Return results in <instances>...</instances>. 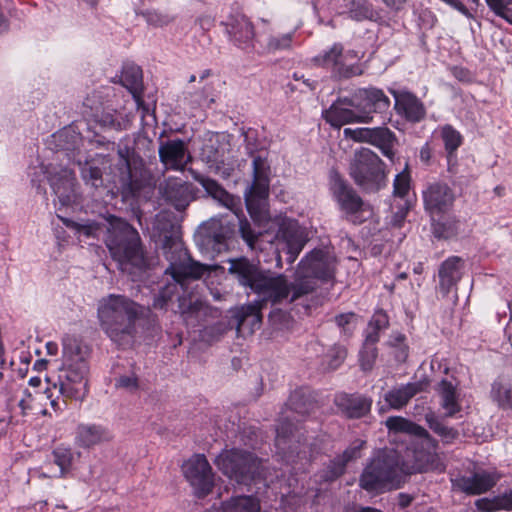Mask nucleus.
I'll list each match as a JSON object with an SVG mask.
<instances>
[{
    "instance_id": "obj_53",
    "label": "nucleus",
    "mask_w": 512,
    "mask_h": 512,
    "mask_svg": "<svg viewBox=\"0 0 512 512\" xmlns=\"http://www.w3.org/2000/svg\"><path fill=\"white\" fill-rule=\"evenodd\" d=\"M410 190V176L406 172L399 173L394 180V194L405 197Z\"/></svg>"
},
{
    "instance_id": "obj_5",
    "label": "nucleus",
    "mask_w": 512,
    "mask_h": 512,
    "mask_svg": "<svg viewBox=\"0 0 512 512\" xmlns=\"http://www.w3.org/2000/svg\"><path fill=\"white\" fill-rule=\"evenodd\" d=\"M143 307L125 295L109 294L98 301L97 317L106 336L118 346L129 344Z\"/></svg>"
},
{
    "instance_id": "obj_40",
    "label": "nucleus",
    "mask_w": 512,
    "mask_h": 512,
    "mask_svg": "<svg viewBox=\"0 0 512 512\" xmlns=\"http://www.w3.org/2000/svg\"><path fill=\"white\" fill-rule=\"evenodd\" d=\"M440 136L447 153L449 170H451L452 164L456 162V151L463 143V137L458 130L449 124L440 127Z\"/></svg>"
},
{
    "instance_id": "obj_9",
    "label": "nucleus",
    "mask_w": 512,
    "mask_h": 512,
    "mask_svg": "<svg viewBox=\"0 0 512 512\" xmlns=\"http://www.w3.org/2000/svg\"><path fill=\"white\" fill-rule=\"evenodd\" d=\"M28 176L32 185L36 186L37 189H40L43 178H47L61 206H69L75 202L76 178L71 169L52 163L48 166L40 163L28 168Z\"/></svg>"
},
{
    "instance_id": "obj_36",
    "label": "nucleus",
    "mask_w": 512,
    "mask_h": 512,
    "mask_svg": "<svg viewBox=\"0 0 512 512\" xmlns=\"http://www.w3.org/2000/svg\"><path fill=\"white\" fill-rule=\"evenodd\" d=\"M421 389V383H407L388 391L384 396V400L390 408L399 410L404 407L417 393H419Z\"/></svg>"
},
{
    "instance_id": "obj_16",
    "label": "nucleus",
    "mask_w": 512,
    "mask_h": 512,
    "mask_svg": "<svg viewBox=\"0 0 512 512\" xmlns=\"http://www.w3.org/2000/svg\"><path fill=\"white\" fill-rule=\"evenodd\" d=\"M182 470L197 497H205L212 491L214 486V473L203 454H195L185 461Z\"/></svg>"
},
{
    "instance_id": "obj_42",
    "label": "nucleus",
    "mask_w": 512,
    "mask_h": 512,
    "mask_svg": "<svg viewBox=\"0 0 512 512\" xmlns=\"http://www.w3.org/2000/svg\"><path fill=\"white\" fill-rule=\"evenodd\" d=\"M261 308L262 305L259 302L251 303L243 306L238 313V331L246 324L251 325V331L261 324Z\"/></svg>"
},
{
    "instance_id": "obj_44",
    "label": "nucleus",
    "mask_w": 512,
    "mask_h": 512,
    "mask_svg": "<svg viewBox=\"0 0 512 512\" xmlns=\"http://www.w3.org/2000/svg\"><path fill=\"white\" fill-rule=\"evenodd\" d=\"M63 222L67 227L75 230L76 233L79 234V236H85L87 238L97 237L102 230L101 226L97 222H94V221L78 222V221L64 219Z\"/></svg>"
},
{
    "instance_id": "obj_38",
    "label": "nucleus",
    "mask_w": 512,
    "mask_h": 512,
    "mask_svg": "<svg viewBox=\"0 0 512 512\" xmlns=\"http://www.w3.org/2000/svg\"><path fill=\"white\" fill-rule=\"evenodd\" d=\"M371 140L369 144L377 147L388 159L394 158V146L397 142L396 135L387 127L380 126L371 128Z\"/></svg>"
},
{
    "instance_id": "obj_23",
    "label": "nucleus",
    "mask_w": 512,
    "mask_h": 512,
    "mask_svg": "<svg viewBox=\"0 0 512 512\" xmlns=\"http://www.w3.org/2000/svg\"><path fill=\"white\" fill-rule=\"evenodd\" d=\"M224 25L230 40L236 46L242 49H247L252 46L254 28L250 20L245 15H231Z\"/></svg>"
},
{
    "instance_id": "obj_47",
    "label": "nucleus",
    "mask_w": 512,
    "mask_h": 512,
    "mask_svg": "<svg viewBox=\"0 0 512 512\" xmlns=\"http://www.w3.org/2000/svg\"><path fill=\"white\" fill-rule=\"evenodd\" d=\"M488 7L507 23L512 25V0H485Z\"/></svg>"
},
{
    "instance_id": "obj_2",
    "label": "nucleus",
    "mask_w": 512,
    "mask_h": 512,
    "mask_svg": "<svg viewBox=\"0 0 512 512\" xmlns=\"http://www.w3.org/2000/svg\"><path fill=\"white\" fill-rule=\"evenodd\" d=\"M164 250L165 257L169 261L165 274L171 276V281H168L160 288L159 294L154 299L153 306L163 309L177 295L179 308L184 320L192 324V318L198 320L205 314L206 307L200 299H193L192 297L189 300V304L186 305L184 294L187 290L188 281L202 278L216 269V266L194 261L180 242H173L171 246H165Z\"/></svg>"
},
{
    "instance_id": "obj_48",
    "label": "nucleus",
    "mask_w": 512,
    "mask_h": 512,
    "mask_svg": "<svg viewBox=\"0 0 512 512\" xmlns=\"http://www.w3.org/2000/svg\"><path fill=\"white\" fill-rule=\"evenodd\" d=\"M492 398L502 408H512V389L505 388L499 383H494L491 390Z\"/></svg>"
},
{
    "instance_id": "obj_30",
    "label": "nucleus",
    "mask_w": 512,
    "mask_h": 512,
    "mask_svg": "<svg viewBox=\"0 0 512 512\" xmlns=\"http://www.w3.org/2000/svg\"><path fill=\"white\" fill-rule=\"evenodd\" d=\"M335 404L349 418H360L371 408V400L360 395L339 394Z\"/></svg>"
},
{
    "instance_id": "obj_29",
    "label": "nucleus",
    "mask_w": 512,
    "mask_h": 512,
    "mask_svg": "<svg viewBox=\"0 0 512 512\" xmlns=\"http://www.w3.org/2000/svg\"><path fill=\"white\" fill-rule=\"evenodd\" d=\"M80 167L81 176L86 184L97 188L102 185V168L108 163L107 156L95 154L83 161L81 157L76 160Z\"/></svg>"
},
{
    "instance_id": "obj_20",
    "label": "nucleus",
    "mask_w": 512,
    "mask_h": 512,
    "mask_svg": "<svg viewBox=\"0 0 512 512\" xmlns=\"http://www.w3.org/2000/svg\"><path fill=\"white\" fill-rule=\"evenodd\" d=\"M424 206L434 219L446 213L454 202V194L447 184L432 183L423 191Z\"/></svg>"
},
{
    "instance_id": "obj_1",
    "label": "nucleus",
    "mask_w": 512,
    "mask_h": 512,
    "mask_svg": "<svg viewBox=\"0 0 512 512\" xmlns=\"http://www.w3.org/2000/svg\"><path fill=\"white\" fill-rule=\"evenodd\" d=\"M229 273L239 284L256 293L262 301L273 304L301 300L305 310L309 309L306 298L316 288L317 281H328L334 276L335 257L326 250L315 249L299 263L293 282L283 274L261 271L258 265L241 257L229 261Z\"/></svg>"
},
{
    "instance_id": "obj_33",
    "label": "nucleus",
    "mask_w": 512,
    "mask_h": 512,
    "mask_svg": "<svg viewBox=\"0 0 512 512\" xmlns=\"http://www.w3.org/2000/svg\"><path fill=\"white\" fill-rule=\"evenodd\" d=\"M337 15L348 14L356 21L372 20L375 12L368 0H341V4L335 8Z\"/></svg>"
},
{
    "instance_id": "obj_39",
    "label": "nucleus",
    "mask_w": 512,
    "mask_h": 512,
    "mask_svg": "<svg viewBox=\"0 0 512 512\" xmlns=\"http://www.w3.org/2000/svg\"><path fill=\"white\" fill-rule=\"evenodd\" d=\"M217 135L215 139H209V141L203 146L201 156L203 160L209 165L210 168H214L216 171L220 170V165H223L226 160V144H221Z\"/></svg>"
},
{
    "instance_id": "obj_18",
    "label": "nucleus",
    "mask_w": 512,
    "mask_h": 512,
    "mask_svg": "<svg viewBox=\"0 0 512 512\" xmlns=\"http://www.w3.org/2000/svg\"><path fill=\"white\" fill-rule=\"evenodd\" d=\"M232 233V227L225 218H211L202 224L197 239L206 250L220 253L226 249V240Z\"/></svg>"
},
{
    "instance_id": "obj_31",
    "label": "nucleus",
    "mask_w": 512,
    "mask_h": 512,
    "mask_svg": "<svg viewBox=\"0 0 512 512\" xmlns=\"http://www.w3.org/2000/svg\"><path fill=\"white\" fill-rule=\"evenodd\" d=\"M462 261L459 257H450L439 268V290L447 295L461 279Z\"/></svg>"
},
{
    "instance_id": "obj_21",
    "label": "nucleus",
    "mask_w": 512,
    "mask_h": 512,
    "mask_svg": "<svg viewBox=\"0 0 512 512\" xmlns=\"http://www.w3.org/2000/svg\"><path fill=\"white\" fill-rule=\"evenodd\" d=\"M83 105L85 108L90 109V114L87 111H84V113L91 117L103 129L123 131L130 127L132 117L129 113L110 108L103 109L99 112L97 108L90 105V98H86Z\"/></svg>"
},
{
    "instance_id": "obj_61",
    "label": "nucleus",
    "mask_w": 512,
    "mask_h": 512,
    "mask_svg": "<svg viewBox=\"0 0 512 512\" xmlns=\"http://www.w3.org/2000/svg\"><path fill=\"white\" fill-rule=\"evenodd\" d=\"M379 332H380L379 329L370 328V326L368 325V328H367V331L365 334V341H364L363 345L375 346V344L379 340Z\"/></svg>"
},
{
    "instance_id": "obj_58",
    "label": "nucleus",
    "mask_w": 512,
    "mask_h": 512,
    "mask_svg": "<svg viewBox=\"0 0 512 512\" xmlns=\"http://www.w3.org/2000/svg\"><path fill=\"white\" fill-rule=\"evenodd\" d=\"M494 498L499 510H512V490Z\"/></svg>"
},
{
    "instance_id": "obj_7",
    "label": "nucleus",
    "mask_w": 512,
    "mask_h": 512,
    "mask_svg": "<svg viewBox=\"0 0 512 512\" xmlns=\"http://www.w3.org/2000/svg\"><path fill=\"white\" fill-rule=\"evenodd\" d=\"M408 475L401 459V448L377 451L362 471L359 486L370 493L396 490L406 482Z\"/></svg>"
},
{
    "instance_id": "obj_52",
    "label": "nucleus",
    "mask_w": 512,
    "mask_h": 512,
    "mask_svg": "<svg viewBox=\"0 0 512 512\" xmlns=\"http://www.w3.org/2000/svg\"><path fill=\"white\" fill-rule=\"evenodd\" d=\"M377 357V349L375 346L363 345L360 351V365L363 370H371Z\"/></svg>"
},
{
    "instance_id": "obj_6",
    "label": "nucleus",
    "mask_w": 512,
    "mask_h": 512,
    "mask_svg": "<svg viewBox=\"0 0 512 512\" xmlns=\"http://www.w3.org/2000/svg\"><path fill=\"white\" fill-rule=\"evenodd\" d=\"M105 244L119 268L131 275L148 267L138 231L125 220L110 216Z\"/></svg>"
},
{
    "instance_id": "obj_13",
    "label": "nucleus",
    "mask_w": 512,
    "mask_h": 512,
    "mask_svg": "<svg viewBox=\"0 0 512 512\" xmlns=\"http://www.w3.org/2000/svg\"><path fill=\"white\" fill-rule=\"evenodd\" d=\"M118 184L124 193L136 196L149 184V173L143 160L128 148L119 149Z\"/></svg>"
},
{
    "instance_id": "obj_46",
    "label": "nucleus",
    "mask_w": 512,
    "mask_h": 512,
    "mask_svg": "<svg viewBox=\"0 0 512 512\" xmlns=\"http://www.w3.org/2000/svg\"><path fill=\"white\" fill-rule=\"evenodd\" d=\"M294 32H289L281 35L270 36L264 48L268 52H277L288 50L292 46Z\"/></svg>"
},
{
    "instance_id": "obj_22",
    "label": "nucleus",
    "mask_w": 512,
    "mask_h": 512,
    "mask_svg": "<svg viewBox=\"0 0 512 512\" xmlns=\"http://www.w3.org/2000/svg\"><path fill=\"white\" fill-rule=\"evenodd\" d=\"M496 473L480 471L469 476H460L453 481V485L468 495H480L492 489L498 482Z\"/></svg>"
},
{
    "instance_id": "obj_41",
    "label": "nucleus",
    "mask_w": 512,
    "mask_h": 512,
    "mask_svg": "<svg viewBox=\"0 0 512 512\" xmlns=\"http://www.w3.org/2000/svg\"><path fill=\"white\" fill-rule=\"evenodd\" d=\"M260 503L253 496H237L222 504V512H259Z\"/></svg>"
},
{
    "instance_id": "obj_4",
    "label": "nucleus",
    "mask_w": 512,
    "mask_h": 512,
    "mask_svg": "<svg viewBox=\"0 0 512 512\" xmlns=\"http://www.w3.org/2000/svg\"><path fill=\"white\" fill-rule=\"evenodd\" d=\"M386 426L393 433V440L400 441L401 459L407 475L427 471L445 470L437 453V442L421 426L400 416L386 420Z\"/></svg>"
},
{
    "instance_id": "obj_15",
    "label": "nucleus",
    "mask_w": 512,
    "mask_h": 512,
    "mask_svg": "<svg viewBox=\"0 0 512 512\" xmlns=\"http://www.w3.org/2000/svg\"><path fill=\"white\" fill-rule=\"evenodd\" d=\"M196 179L209 195L235 214L239 221V232L242 239L251 250H256L260 234L252 229L251 224L246 219L240 217L242 213L241 199L229 194L215 180L206 177Z\"/></svg>"
},
{
    "instance_id": "obj_63",
    "label": "nucleus",
    "mask_w": 512,
    "mask_h": 512,
    "mask_svg": "<svg viewBox=\"0 0 512 512\" xmlns=\"http://www.w3.org/2000/svg\"><path fill=\"white\" fill-rule=\"evenodd\" d=\"M197 21L203 30H209L213 23V19L210 16L199 17Z\"/></svg>"
},
{
    "instance_id": "obj_24",
    "label": "nucleus",
    "mask_w": 512,
    "mask_h": 512,
    "mask_svg": "<svg viewBox=\"0 0 512 512\" xmlns=\"http://www.w3.org/2000/svg\"><path fill=\"white\" fill-rule=\"evenodd\" d=\"M294 429V424L289 421L281 423L276 428V448L287 460H290L294 454L299 458L306 457L305 449L299 448L300 439L296 440Z\"/></svg>"
},
{
    "instance_id": "obj_12",
    "label": "nucleus",
    "mask_w": 512,
    "mask_h": 512,
    "mask_svg": "<svg viewBox=\"0 0 512 512\" xmlns=\"http://www.w3.org/2000/svg\"><path fill=\"white\" fill-rule=\"evenodd\" d=\"M360 57L355 50L344 51L341 43H334L330 48L312 58L314 65L329 69L339 78H350L362 74L358 64Z\"/></svg>"
},
{
    "instance_id": "obj_56",
    "label": "nucleus",
    "mask_w": 512,
    "mask_h": 512,
    "mask_svg": "<svg viewBox=\"0 0 512 512\" xmlns=\"http://www.w3.org/2000/svg\"><path fill=\"white\" fill-rule=\"evenodd\" d=\"M173 20L172 17L166 14H161L158 12H150L147 15V22L154 26H165L171 23Z\"/></svg>"
},
{
    "instance_id": "obj_50",
    "label": "nucleus",
    "mask_w": 512,
    "mask_h": 512,
    "mask_svg": "<svg viewBox=\"0 0 512 512\" xmlns=\"http://www.w3.org/2000/svg\"><path fill=\"white\" fill-rule=\"evenodd\" d=\"M426 420L429 424V427L431 430H433L436 434H438L442 439L449 442L456 438L457 431L453 428L445 426L443 423H441L438 419H436L434 416H426Z\"/></svg>"
},
{
    "instance_id": "obj_11",
    "label": "nucleus",
    "mask_w": 512,
    "mask_h": 512,
    "mask_svg": "<svg viewBox=\"0 0 512 512\" xmlns=\"http://www.w3.org/2000/svg\"><path fill=\"white\" fill-rule=\"evenodd\" d=\"M350 175L358 186L367 191L379 190L386 177L383 161L368 148H361L355 153Z\"/></svg>"
},
{
    "instance_id": "obj_28",
    "label": "nucleus",
    "mask_w": 512,
    "mask_h": 512,
    "mask_svg": "<svg viewBox=\"0 0 512 512\" xmlns=\"http://www.w3.org/2000/svg\"><path fill=\"white\" fill-rule=\"evenodd\" d=\"M111 439V432L102 425L80 424L76 429L75 442L82 448H91Z\"/></svg>"
},
{
    "instance_id": "obj_64",
    "label": "nucleus",
    "mask_w": 512,
    "mask_h": 512,
    "mask_svg": "<svg viewBox=\"0 0 512 512\" xmlns=\"http://www.w3.org/2000/svg\"><path fill=\"white\" fill-rule=\"evenodd\" d=\"M431 157V152L429 146L426 144L424 147L420 150V159L423 162H428Z\"/></svg>"
},
{
    "instance_id": "obj_26",
    "label": "nucleus",
    "mask_w": 512,
    "mask_h": 512,
    "mask_svg": "<svg viewBox=\"0 0 512 512\" xmlns=\"http://www.w3.org/2000/svg\"><path fill=\"white\" fill-rule=\"evenodd\" d=\"M279 236L285 241L287 261L293 263L306 243L304 230L294 220H284L279 229Z\"/></svg>"
},
{
    "instance_id": "obj_45",
    "label": "nucleus",
    "mask_w": 512,
    "mask_h": 512,
    "mask_svg": "<svg viewBox=\"0 0 512 512\" xmlns=\"http://www.w3.org/2000/svg\"><path fill=\"white\" fill-rule=\"evenodd\" d=\"M54 141L57 143L59 151L73 150L80 140V137L70 128H65L52 135Z\"/></svg>"
},
{
    "instance_id": "obj_55",
    "label": "nucleus",
    "mask_w": 512,
    "mask_h": 512,
    "mask_svg": "<svg viewBox=\"0 0 512 512\" xmlns=\"http://www.w3.org/2000/svg\"><path fill=\"white\" fill-rule=\"evenodd\" d=\"M335 321L345 332L351 333L355 327L356 315L354 313L341 314L335 318Z\"/></svg>"
},
{
    "instance_id": "obj_17",
    "label": "nucleus",
    "mask_w": 512,
    "mask_h": 512,
    "mask_svg": "<svg viewBox=\"0 0 512 512\" xmlns=\"http://www.w3.org/2000/svg\"><path fill=\"white\" fill-rule=\"evenodd\" d=\"M359 105L354 96L339 98L323 112V118L335 128H340L349 123H370L373 116H369V113L365 111L358 112L357 107Z\"/></svg>"
},
{
    "instance_id": "obj_54",
    "label": "nucleus",
    "mask_w": 512,
    "mask_h": 512,
    "mask_svg": "<svg viewBox=\"0 0 512 512\" xmlns=\"http://www.w3.org/2000/svg\"><path fill=\"white\" fill-rule=\"evenodd\" d=\"M116 387L130 392L136 391L139 387L138 378L134 374L120 376L116 381Z\"/></svg>"
},
{
    "instance_id": "obj_32",
    "label": "nucleus",
    "mask_w": 512,
    "mask_h": 512,
    "mask_svg": "<svg viewBox=\"0 0 512 512\" xmlns=\"http://www.w3.org/2000/svg\"><path fill=\"white\" fill-rule=\"evenodd\" d=\"M163 196L177 210L186 208L190 200L188 185L180 179H168L163 187Z\"/></svg>"
},
{
    "instance_id": "obj_27",
    "label": "nucleus",
    "mask_w": 512,
    "mask_h": 512,
    "mask_svg": "<svg viewBox=\"0 0 512 512\" xmlns=\"http://www.w3.org/2000/svg\"><path fill=\"white\" fill-rule=\"evenodd\" d=\"M395 110L409 122H419L425 116L422 102L410 92H393Z\"/></svg>"
},
{
    "instance_id": "obj_43",
    "label": "nucleus",
    "mask_w": 512,
    "mask_h": 512,
    "mask_svg": "<svg viewBox=\"0 0 512 512\" xmlns=\"http://www.w3.org/2000/svg\"><path fill=\"white\" fill-rule=\"evenodd\" d=\"M142 82V70L137 65H126L121 74V83L134 93Z\"/></svg>"
},
{
    "instance_id": "obj_59",
    "label": "nucleus",
    "mask_w": 512,
    "mask_h": 512,
    "mask_svg": "<svg viewBox=\"0 0 512 512\" xmlns=\"http://www.w3.org/2000/svg\"><path fill=\"white\" fill-rule=\"evenodd\" d=\"M387 325H388L387 315L382 312L374 314L371 321L369 322L370 328H376L379 330L386 328Z\"/></svg>"
},
{
    "instance_id": "obj_51",
    "label": "nucleus",
    "mask_w": 512,
    "mask_h": 512,
    "mask_svg": "<svg viewBox=\"0 0 512 512\" xmlns=\"http://www.w3.org/2000/svg\"><path fill=\"white\" fill-rule=\"evenodd\" d=\"M343 135L346 139H351L359 143H368L371 140V128L359 127V128H345Z\"/></svg>"
},
{
    "instance_id": "obj_8",
    "label": "nucleus",
    "mask_w": 512,
    "mask_h": 512,
    "mask_svg": "<svg viewBox=\"0 0 512 512\" xmlns=\"http://www.w3.org/2000/svg\"><path fill=\"white\" fill-rule=\"evenodd\" d=\"M214 464L225 476L238 484L248 485L263 477L262 462L247 450L225 449L215 458Z\"/></svg>"
},
{
    "instance_id": "obj_37",
    "label": "nucleus",
    "mask_w": 512,
    "mask_h": 512,
    "mask_svg": "<svg viewBox=\"0 0 512 512\" xmlns=\"http://www.w3.org/2000/svg\"><path fill=\"white\" fill-rule=\"evenodd\" d=\"M365 444L362 440L355 441L350 447H348L342 455L336 457L329 467V471L325 476L327 481H332L339 476H341L344 471L347 463L353 459H356L360 456V450Z\"/></svg>"
},
{
    "instance_id": "obj_49",
    "label": "nucleus",
    "mask_w": 512,
    "mask_h": 512,
    "mask_svg": "<svg viewBox=\"0 0 512 512\" xmlns=\"http://www.w3.org/2000/svg\"><path fill=\"white\" fill-rule=\"evenodd\" d=\"M346 349L343 346L335 345L333 346L327 355L325 356V369L327 370H335L337 369L346 357Z\"/></svg>"
},
{
    "instance_id": "obj_34",
    "label": "nucleus",
    "mask_w": 512,
    "mask_h": 512,
    "mask_svg": "<svg viewBox=\"0 0 512 512\" xmlns=\"http://www.w3.org/2000/svg\"><path fill=\"white\" fill-rule=\"evenodd\" d=\"M440 406L447 417H453L461 411V404L456 385L444 379L437 386Z\"/></svg>"
},
{
    "instance_id": "obj_10",
    "label": "nucleus",
    "mask_w": 512,
    "mask_h": 512,
    "mask_svg": "<svg viewBox=\"0 0 512 512\" xmlns=\"http://www.w3.org/2000/svg\"><path fill=\"white\" fill-rule=\"evenodd\" d=\"M252 166L253 183L245 193V203L251 218L256 222H262L267 218L270 166L261 156L254 157Z\"/></svg>"
},
{
    "instance_id": "obj_25",
    "label": "nucleus",
    "mask_w": 512,
    "mask_h": 512,
    "mask_svg": "<svg viewBox=\"0 0 512 512\" xmlns=\"http://www.w3.org/2000/svg\"><path fill=\"white\" fill-rule=\"evenodd\" d=\"M353 96L360 104L357 111H365L369 116H372V113L384 112L390 106V99L381 89L375 87L358 89Z\"/></svg>"
},
{
    "instance_id": "obj_57",
    "label": "nucleus",
    "mask_w": 512,
    "mask_h": 512,
    "mask_svg": "<svg viewBox=\"0 0 512 512\" xmlns=\"http://www.w3.org/2000/svg\"><path fill=\"white\" fill-rule=\"evenodd\" d=\"M475 506L478 510L482 512H494L499 510L498 506H496L495 498L489 499V498H481L476 500Z\"/></svg>"
},
{
    "instance_id": "obj_3",
    "label": "nucleus",
    "mask_w": 512,
    "mask_h": 512,
    "mask_svg": "<svg viewBox=\"0 0 512 512\" xmlns=\"http://www.w3.org/2000/svg\"><path fill=\"white\" fill-rule=\"evenodd\" d=\"M62 346V363L57 382L37 393L40 400L45 397L50 401L55 412L66 408L67 399L83 401L88 394V348L72 335L63 337Z\"/></svg>"
},
{
    "instance_id": "obj_62",
    "label": "nucleus",
    "mask_w": 512,
    "mask_h": 512,
    "mask_svg": "<svg viewBox=\"0 0 512 512\" xmlns=\"http://www.w3.org/2000/svg\"><path fill=\"white\" fill-rule=\"evenodd\" d=\"M383 2L389 9L399 11L403 8L406 0H383Z\"/></svg>"
},
{
    "instance_id": "obj_14",
    "label": "nucleus",
    "mask_w": 512,
    "mask_h": 512,
    "mask_svg": "<svg viewBox=\"0 0 512 512\" xmlns=\"http://www.w3.org/2000/svg\"><path fill=\"white\" fill-rule=\"evenodd\" d=\"M330 190L349 221L362 223L372 215L371 207L337 173L331 175Z\"/></svg>"
},
{
    "instance_id": "obj_35",
    "label": "nucleus",
    "mask_w": 512,
    "mask_h": 512,
    "mask_svg": "<svg viewBox=\"0 0 512 512\" xmlns=\"http://www.w3.org/2000/svg\"><path fill=\"white\" fill-rule=\"evenodd\" d=\"M73 452L71 448L57 446L52 451V462L58 466L55 471H42L39 476L44 478H64L70 472L73 462Z\"/></svg>"
},
{
    "instance_id": "obj_19",
    "label": "nucleus",
    "mask_w": 512,
    "mask_h": 512,
    "mask_svg": "<svg viewBox=\"0 0 512 512\" xmlns=\"http://www.w3.org/2000/svg\"><path fill=\"white\" fill-rule=\"evenodd\" d=\"M158 154L160 162L166 170L184 171L191 161L187 145L181 139L161 142Z\"/></svg>"
},
{
    "instance_id": "obj_60",
    "label": "nucleus",
    "mask_w": 512,
    "mask_h": 512,
    "mask_svg": "<svg viewBox=\"0 0 512 512\" xmlns=\"http://www.w3.org/2000/svg\"><path fill=\"white\" fill-rule=\"evenodd\" d=\"M434 233L439 238H450L455 234L454 229L445 227L443 223H437L434 225Z\"/></svg>"
}]
</instances>
